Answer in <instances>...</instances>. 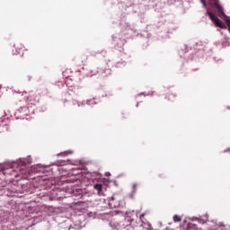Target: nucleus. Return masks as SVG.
Here are the masks:
<instances>
[{
  "label": "nucleus",
  "instance_id": "8",
  "mask_svg": "<svg viewBox=\"0 0 230 230\" xmlns=\"http://www.w3.org/2000/svg\"><path fill=\"white\" fill-rule=\"evenodd\" d=\"M182 220V218L181 217V216H173V222H181Z\"/></svg>",
  "mask_w": 230,
  "mask_h": 230
},
{
  "label": "nucleus",
  "instance_id": "2",
  "mask_svg": "<svg viewBox=\"0 0 230 230\" xmlns=\"http://www.w3.org/2000/svg\"><path fill=\"white\" fill-rule=\"evenodd\" d=\"M208 15L209 19H211V21L214 22L215 26H217V28H221L222 30H226L227 28L226 26V23H224V22L218 19L217 15L213 14V13L208 12Z\"/></svg>",
  "mask_w": 230,
  "mask_h": 230
},
{
  "label": "nucleus",
  "instance_id": "13",
  "mask_svg": "<svg viewBox=\"0 0 230 230\" xmlns=\"http://www.w3.org/2000/svg\"><path fill=\"white\" fill-rule=\"evenodd\" d=\"M6 173H9L8 172H6V169L4 170V175H6Z\"/></svg>",
  "mask_w": 230,
  "mask_h": 230
},
{
  "label": "nucleus",
  "instance_id": "10",
  "mask_svg": "<svg viewBox=\"0 0 230 230\" xmlns=\"http://www.w3.org/2000/svg\"><path fill=\"white\" fill-rule=\"evenodd\" d=\"M200 2L202 3V4L206 7L208 6V4L206 3V0H200Z\"/></svg>",
  "mask_w": 230,
  "mask_h": 230
},
{
  "label": "nucleus",
  "instance_id": "14",
  "mask_svg": "<svg viewBox=\"0 0 230 230\" xmlns=\"http://www.w3.org/2000/svg\"><path fill=\"white\" fill-rule=\"evenodd\" d=\"M190 227H196V226L191 224V225H190Z\"/></svg>",
  "mask_w": 230,
  "mask_h": 230
},
{
  "label": "nucleus",
  "instance_id": "11",
  "mask_svg": "<svg viewBox=\"0 0 230 230\" xmlns=\"http://www.w3.org/2000/svg\"><path fill=\"white\" fill-rule=\"evenodd\" d=\"M9 170H10V173H12V172H15V171L13 170V167H11Z\"/></svg>",
  "mask_w": 230,
  "mask_h": 230
},
{
  "label": "nucleus",
  "instance_id": "9",
  "mask_svg": "<svg viewBox=\"0 0 230 230\" xmlns=\"http://www.w3.org/2000/svg\"><path fill=\"white\" fill-rule=\"evenodd\" d=\"M138 186H139V185H138L137 183H134V184L132 185L133 193H136V191H137Z\"/></svg>",
  "mask_w": 230,
  "mask_h": 230
},
{
  "label": "nucleus",
  "instance_id": "5",
  "mask_svg": "<svg viewBox=\"0 0 230 230\" xmlns=\"http://www.w3.org/2000/svg\"><path fill=\"white\" fill-rule=\"evenodd\" d=\"M13 48L16 51V52H14V55H19L22 51V49L24 48V46L22 44H21V42L17 41L14 44Z\"/></svg>",
  "mask_w": 230,
  "mask_h": 230
},
{
  "label": "nucleus",
  "instance_id": "7",
  "mask_svg": "<svg viewBox=\"0 0 230 230\" xmlns=\"http://www.w3.org/2000/svg\"><path fill=\"white\" fill-rule=\"evenodd\" d=\"M165 98H166V100H169V102H174V100H175V93H167Z\"/></svg>",
  "mask_w": 230,
  "mask_h": 230
},
{
  "label": "nucleus",
  "instance_id": "12",
  "mask_svg": "<svg viewBox=\"0 0 230 230\" xmlns=\"http://www.w3.org/2000/svg\"><path fill=\"white\" fill-rule=\"evenodd\" d=\"M19 172H21L22 173H24V170L23 169H18Z\"/></svg>",
  "mask_w": 230,
  "mask_h": 230
},
{
  "label": "nucleus",
  "instance_id": "1",
  "mask_svg": "<svg viewBox=\"0 0 230 230\" xmlns=\"http://www.w3.org/2000/svg\"><path fill=\"white\" fill-rule=\"evenodd\" d=\"M123 205V198L119 195H114L109 201V206L111 209L121 208Z\"/></svg>",
  "mask_w": 230,
  "mask_h": 230
},
{
  "label": "nucleus",
  "instance_id": "6",
  "mask_svg": "<svg viewBox=\"0 0 230 230\" xmlns=\"http://www.w3.org/2000/svg\"><path fill=\"white\" fill-rule=\"evenodd\" d=\"M146 215H148V212L141 214L140 220H141L142 224H147V226H148L147 229L152 230V225H150V223H148V221L146 219H145V217H146Z\"/></svg>",
  "mask_w": 230,
  "mask_h": 230
},
{
  "label": "nucleus",
  "instance_id": "4",
  "mask_svg": "<svg viewBox=\"0 0 230 230\" xmlns=\"http://www.w3.org/2000/svg\"><path fill=\"white\" fill-rule=\"evenodd\" d=\"M94 190L97 191V195L102 197L103 195V184L102 183H97L93 185Z\"/></svg>",
  "mask_w": 230,
  "mask_h": 230
},
{
  "label": "nucleus",
  "instance_id": "3",
  "mask_svg": "<svg viewBox=\"0 0 230 230\" xmlns=\"http://www.w3.org/2000/svg\"><path fill=\"white\" fill-rule=\"evenodd\" d=\"M210 3L214 4V6L217 8L218 12L219 17H226V13H224V8L220 4L218 3V0H210Z\"/></svg>",
  "mask_w": 230,
  "mask_h": 230
},
{
  "label": "nucleus",
  "instance_id": "15",
  "mask_svg": "<svg viewBox=\"0 0 230 230\" xmlns=\"http://www.w3.org/2000/svg\"><path fill=\"white\" fill-rule=\"evenodd\" d=\"M13 166H17V164H13Z\"/></svg>",
  "mask_w": 230,
  "mask_h": 230
}]
</instances>
